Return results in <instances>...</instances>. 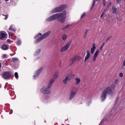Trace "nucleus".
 Wrapping results in <instances>:
<instances>
[{"label": "nucleus", "mask_w": 125, "mask_h": 125, "mask_svg": "<svg viewBox=\"0 0 125 125\" xmlns=\"http://www.w3.org/2000/svg\"><path fill=\"white\" fill-rule=\"evenodd\" d=\"M67 18V11L66 10L63 11L62 13H59L53 15L52 16L47 18L46 21L47 22H50L56 20L58 19L59 22H61L62 24L65 22L66 18Z\"/></svg>", "instance_id": "1"}, {"label": "nucleus", "mask_w": 125, "mask_h": 125, "mask_svg": "<svg viewBox=\"0 0 125 125\" xmlns=\"http://www.w3.org/2000/svg\"><path fill=\"white\" fill-rule=\"evenodd\" d=\"M115 89H116V85L114 84H112L111 86L106 88L105 90L103 92L102 94V101H104V100L107 98V94L113 95V94H114V91H113V90H115Z\"/></svg>", "instance_id": "2"}, {"label": "nucleus", "mask_w": 125, "mask_h": 125, "mask_svg": "<svg viewBox=\"0 0 125 125\" xmlns=\"http://www.w3.org/2000/svg\"><path fill=\"white\" fill-rule=\"evenodd\" d=\"M54 83V79H51L49 83L48 84L47 86H43L41 89V92L43 93V94H47V95H49L51 93V87L52 86V84Z\"/></svg>", "instance_id": "3"}, {"label": "nucleus", "mask_w": 125, "mask_h": 125, "mask_svg": "<svg viewBox=\"0 0 125 125\" xmlns=\"http://www.w3.org/2000/svg\"><path fill=\"white\" fill-rule=\"evenodd\" d=\"M51 34V31H49L45 33L43 35L42 33H39L38 35H36L35 37V39H37V38H38L35 41V43H38V42H42V40H44V39H46L49 35Z\"/></svg>", "instance_id": "4"}, {"label": "nucleus", "mask_w": 125, "mask_h": 125, "mask_svg": "<svg viewBox=\"0 0 125 125\" xmlns=\"http://www.w3.org/2000/svg\"><path fill=\"white\" fill-rule=\"evenodd\" d=\"M67 8V5H62L59 7H56L53 9L51 11V13H57L58 12H62L64 9H66Z\"/></svg>", "instance_id": "5"}, {"label": "nucleus", "mask_w": 125, "mask_h": 125, "mask_svg": "<svg viewBox=\"0 0 125 125\" xmlns=\"http://www.w3.org/2000/svg\"><path fill=\"white\" fill-rule=\"evenodd\" d=\"M72 43V41H69L65 46L62 47L61 49V52H65V51H67L68 49H69V47H70V45Z\"/></svg>", "instance_id": "6"}, {"label": "nucleus", "mask_w": 125, "mask_h": 125, "mask_svg": "<svg viewBox=\"0 0 125 125\" xmlns=\"http://www.w3.org/2000/svg\"><path fill=\"white\" fill-rule=\"evenodd\" d=\"M77 92L78 90H76L75 89L72 90L69 96V100H73V99H74L75 96H76V94H77Z\"/></svg>", "instance_id": "7"}, {"label": "nucleus", "mask_w": 125, "mask_h": 125, "mask_svg": "<svg viewBox=\"0 0 125 125\" xmlns=\"http://www.w3.org/2000/svg\"><path fill=\"white\" fill-rule=\"evenodd\" d=\"M2 76L4 79H9L11 77V73L9 71L4 72L2 73Z\"/></svg>", "instance_id": "8"}, {"label": "nucleus", "mask_w": 125, "mask_h": 125, "mask_svg": "<svg viewBox=\"0 0 125 125\" xmlns=\"http://www.w3.org/2000/svg\"><path fill=\"white\" fill-rule=\"evenodd\" d=\"M98 54H99V50H97L93 57V62H95V61H96V58H97V56H98Z\"/></svg>", "instance_id": "9"}, {"label": "nucleus", "mask_w": 125, "mask_h": 125, "mask_svg": "<svg viewBox=\"0 0 125 125\" xmlns=\"http://www.w3.org/2000/svg\"><path fill=\"white\" fill-rule=\"evenodd\" d=\"M74 76H75V74H73V71H70L67 74L66 77H67L68 79L71 80L72 78H74Z\"/></svg>", "instance_id": "10"}, {"label": "nucleus", "mask_w": 125, "mask_h": 125, "mask_svg": "<svg viewBox=\"0 0 125 125\" xmlns=\"http://www.w3.org/2000/svg\"><path fill=\"white\" fill-rule=\"evenodd\" d=\"M89 58H90V52L88 50L86 51V55L85 57L84 62H85L86 60H88Z\"/></svg>", "instance_id": "11"}, {"label": "nucleus", "mask_w": 125, "mask_h": 125, "mask_svg": "<svg viewBox=\"0 0 125 125\" xmlns=\"http://www.w3.org/2000/svg\"><path fill=\"white\" fill-rule=\"evenodd\" d=\"M75 61H77V60L74 56L70 61V65H73Z\"/></svg>", "instance_id": "12"}, {"label": "nucleus", "mask_w": 125, "mask_h": 125, "mask_svg": "<svg viewBox=\"0 0 125 125\" xmlns=\"http://www.w3.org/2000/svg\"><path fill=\"white\" fill-rule=\"evenodd\" d=\"M96 49V46H95V44H93L92 47L91 48V54H93V53H94Z\"/></svg>", "instance_id": "13"}, {"label": "nucleus", "mask_w": 125, "mask_h": 125, "mask_svg": "<svg viewBox=\"0 0 125 125\" xmlns=\"http://www.w3.org/2000/svg\"><path fill=\"white\" fill-rule=\"evenodd\" d=\"M75 81H76V83L75 84L76 85H79L80 83H81V79L79 78H75Z\"/></svg>", "instance_id": "14"}, {"label": "nucleus", "mask_w": 125, "mask_h": 125, "mask_svg": "<svg viewBox=\"0 0 125 125\" xmlns=\"http://www.w3.org/2000/svg\"><path fill=\"white\" fill-rule=\"evenodd\" d=\"M59 75V72L58 71L56 72L54 75V78L52 79V80H54V82H55V80H56L57 78H58V76Z\"/></svg>", "instance_id": "15"}, {"label": "nucleus", "mask_w": 125, "mask_h": 125, "mask_svg": "<svg viewBox=\"0 0 125 125\" xmlns=\"http://www.w3.org/2000/svg\"><path fill=\"white\" fill-rule=\"evenodd\" d=\"M8 48H9V46L8 45L3 44L2 46V49H3V50H7Z\"/></svg>", "instance_id": "16"}, {"label": "nucleus", "mask_w": 125, "mask_h": 125, "mask_svg": "<svg viewBox=\"0 0 125 125\" xmlns=\"http://www.w3.org/2000/svg\"><path fill=\"white\" fill-rule=\"evenodd\" d=\"M68 81H71L70 79L67 77V76L65 78V79L63 80V83L64 84H67V82Z\"/></svg>", "instance_id": "17"}, {"label": "nucleus", "mask_w": 125, "mask_h": 125, "mask_svg": "<svg viewBox=\"0 0 125 125\" xmlns=\"http://www.w3.org/2000/svg\"><path fill=\"white\" fill-rule=\"evenodd\" d=\"M117 10H118L117 8H116L115 6L112 7V13H118V11H117Z\"/></svg>", "instance_id": "18"}, {"label": "nucleus", "mask_w": 125, "mask_h": 125, "mask_svg": "<svg viewBox=\"0 0 125 125\" xmlns=\"http://www.w3.org/2000/svg\"><path fill=\"white\" fill-rule=\"evenodd\" d=\"M6 37V35L4 33H0V39H4Z\"/></svg>", "instance_id": "19"}, {"label": "nucleus", "mask_w": 125, "mask_h": 125, "mask_svg": "<svg viewBox=\"0 0 125 125\" xmlns=\"http://www.w3.org/2000/svg\"><path fill=\"white\" fill-rule=\"evenodd\" d=\"M75 59H76V61H81L82 60V57L80 56H74Z\"/></svg>", "instance_id": "20"}, {"label": "nucleus", "mask_w": 125, "mask_h": 125, "mask_svg": "<svg viewBox=\"0 0 125 125\" xmlns=\"http://www.w3.org/2000/svg\"><path fill=\"white\" fill-rule=\"evenodd\" d=\"M42 50L41 49H38L35 53V55L37 56V55H39L40 53H41V51Z\"/></svg>", "instance_id": "21"}, {"label": "nucleus", "mask_w": 125, "mask_h": 125, "mask_svg": "<svg viewBox=\"0 0 125 125\" xmlns=\"http://www.w3.org/2000/svg\"><path fill=\"white\" fill-rule=\"evenodd\" d=\"M39 76H40V74H39V73L36 72L35 74L33 76V79H34V80H36V79H38V78H39Z\"/></svg>", "instance_id": "22"}, {"label": "nucleus", "mask_w": 125, "mask_h": 125, "mask_svg": "<svg viewBox=\"0 0 125 125\" xmlns=\"http://www.w3.org/2000/svg\"><path fill=\"white\" fill-rule=\"evenodd\" d=\"M88 32H89V30L88 29H85L84 34V39H86Z\"/></svg>", "instance_id": "23"}, {"label": "nucleus", "mask_w": 125, "mask_h": 125, "mask_svg": "<svg viewBox=\"0 0 125 125\" xmlns=\"http://www.w3.org/2000/svg\"><path fill=\"white\" fill-rule=\"evenodd\" d=\"M42 67H40L38 70L36 71V72L40 75V74H41L42 72Z\"/></svg>", "instance_id": "24"}, {"label": "nucleus", "mask_w": 125, "mask_h": 125, "mask_svg": "<svg viewBox=\"0 0 125 125\" xmlns=\"http://www.w3.org/2000/svg\"><path fill=\"white\" fill-rule=\"evenodd\" d=\"M69 27H70V24H68L67 25H66L65 26H64L62 30H63V31H66V30H67V29H68V28H69Z\"/></svg>", "instance_id": "25"}, {"label": "nucleus", "mask_w": 125, "mask_h": 125, "mask_svg": "<svg viewBox=\"0 0 125 125\" xmlns=\"http://www.w3.org/2000/svg\"><path fill=\"white\" fill-rule=\"evenodd\" d=\"M43 98H44L45 100H48V98H49V96L46 95H44L43 96Z\"/></svg>", "instance_id": "26"}, {"label": "nucleus", "mask_w": 125, "mask_h": 125, "mask_svg": "<svg viewBox=\"0 0 125 125\" xmlns=\"http://www.w3.org/2000/svg\"><path fill=\"white\" fill-rule=\"evenodd\" d=\"M108 119H107V118H104L103 119V120L102 121V122L100 123V124H99V125H102V123H104V122H106V121H107Z\"/></svg>", "instance_id": "27"}, {"label": "nucleus", "mask_w": 125, "mask_h": 125, "mask_svg": "<svg viewBox=\"0 0 125 125\" xmlns=\"http://www.w3.org/2000/svg\"><path fill=\"white\" fill-rule=\"evenodd\" d=\"M9 30L10 31H13V32H15V31H16V30H15V29L14 28L12 27V25H11V26H10V28H9Z\"/></svg>", "instance_id": "28"}, {"label": "nucleus", "mask_w": 125, "mask_h": 125, "mask_svg": "<svg viewBox=\"0 0 125 125\" xmlns=\"http://www.w3.org/2000/svg\"><path fill=\"white\" fill-rule=\"evenodd\" d=\"M95 0L96 1H99V0H94V1L93 2L92 7H91V9H92V8H93V7L94 6V5H95Z\"/></svg>", "instance_id": "29"}, {"label": "nucleus", "mask_w": 125, "mask_h": 125, "mask_svg": "<svg viewBox=\"0 0 125 125\" xmlns=\"http://www.w3.org/2000/svg\"><path fill=\"white\" fill-rule=\"evenodd\" d=\"M66 39H67V35H66V34L62 35V40H63V41H65Z\"/></svg>", "instance_id": "30"}, {"label": "nucleus", "mask_w": 125, "mask_h": 125, "mask_svg": "<svg viewBox=\"0 0 125 125\" xmlns=\"http://www.w3.org/2000/svg\"><path fill=\"white\" fill-rule=\"evenodd\" d=\"M17 44H18V45H20V44H21V41H20V40H18L17 42Z\"/></svg>", "instance_id": "31"}, {"label": "nucleus", "mask_w": 125, "mask_h": 125, "mask_svg": "<svg viewBox=\"0 0 125 125\" xmlns=\"http://www.w3.org/2000/svg\"><path fill=\"white\" fill-rule=\"evenodd\" d=\"M12 60L14 62L15 61H18L19 59L17 58H12Z\"/></svg>", "instance_id": "32"}, {"label": "nucleus", "mask_w": 125, "mask_h": 125, "mask_svg": "<svg viewBox=\"0 0 125 125\" xmlns=\"http://www.w3.org/2000/svg\"><path fill=\"white\" fill-rule=\"evenodd\" d=\"M84 16H85V13H83L81 15V19H83V17H84Z\"/></svg>", "instance_id": "33"}, {"label": "nucleus", "mask_w": 125, "mask_h": 125, "mask_svg": "<svg viewBox=\"0 0 125 125\" xmlns=\"http://www.w3.org/2000/svg\"><path fill=\"white\" fill-rule=\"evenodd\" d=\"M15 77L16 79H18V73L16 72L15 73Z\"/></svg>", "instance_id": "34"}, {"label": "nucleus", "mask_w": 125, "mask_h": 125, "mask_svg": "<svg viewBox=\"0 0 125 125\" xmlns=\"http://www.w3.org/2000/svg\"><path fill=\"white\" fill-rule=\"evenodd\" d=\"M105 13V10L103 12L102 14L101 15L100 18H102L103 16H104V14Z\"/></svg>", "instance_id": "35"}, {"label": "nucleus", "mask_w": 125, "mask_h": 125, "mask_svg": "<svg viewBox=\"0 0 125 125\" xmlns=\"http://www.w3.org/2000/svg\"><path fill=\"white\" fill-rule=\"evenodd\" d=\"M8 57V56H7V55L6 54H4L3 55V58H7Z\"/></svg>", "instance_id": "36"}, {"label": "nucleus", "mask_w": 125, "mask_h": 125, "mask_svg": "<svg viewBox=\"0 0 125 125\" xmlns=\"http://www.w3.org/2000/svg\"><path fill=\"white\" fill-rule=\"evenodd\" d=\"M119 76L121 77V78H123V77H124V74L123 73H120L119 74Z\"/></svg>", "instance_id": "37"}, {"label": "nucleus", "mask_w": 125, "mask_h": 125, "mask_svg": "<svg viewBox=\"0 0 125 125\" xmlns=\"http://www.w3.org/2000/svg\"><path fill=\"white\" fill-rule=\"evenodd\" d=\"M104 44H105V42L103 43V45H102V46L100 47V50H102L103 48V46H104Z\"/></svg>", "instance_id": "38"}, {"label": "nucleus", "mask_w": 125, "mask_h": 125, "mask_svg": "<svg viewBox=\"0 0 125 125\" xmlns=\"http://www.w3.org/2000/svg\"><path fill=\"white\" fill-rule=\"evenodd\" d=\"M118 82H119V80L116 79L114 82V83H118Z\"/></svg>", "instance_id": "39"}, {"label": "nucleus", "mask_w": 125, "mask_h": 125, "mask_svg": "<svg viewBox=\"0 0 125 125\" xmlns=\"http://www.w3.org/2000/svg\"><path fill=\"white\" fill-rule=\"evenodd\" d=\"M5 20H6V19H7L8 18V15H6L5 16Z\"/></svg>", "instance_id": "40"}, {"label": "nucleus", "mask_w": 125, "mask_h": 125, "mask_svg": "<svg viewBox=\"0 0 125 125\" xmlns=\"http://www.w3.org/2000/svg\"><path fill=\"white\" fill-rule=\"evenodd\" d=\"M8 34H9V37H10V36H12V33L11 32H9Z\"/></svg>", "instance_id": "41"}, {"label": "nucleus", "mask_w": 125, "mask_h": 125, "mask_svg": "<svg viewBox=\"0 0 125 125\" xmlns=\"http://www.w3.org/2000/svg\"><path fill=\"white\" fill-rule=\"evenodd\" d=\"M103 4L104 6H105V5H106V2H105V1H103Z\"/></svg>", "instance_id": "42"}, {"label": "nucleus", "mask_w": 125, "mask_h": 125, "mask_svg": "<svg viewBox=\"0 0 125 125\" xmlns=\"http://www.w3.org/2000/svg\"><path fill=\"white\" fill-rule=\"evenodd\" d=\"M110 38L109 37L108 38H107V40L106 41V42H108V41H109V40H110Z\"/></svg>", "instance_id": "43"}, {"label": "nucleus", "mask_w": 125, "mask_h": 125, "mask_svg": "<svg viewBox=\"0 0 125 125\" xmlns=\"http://www.w3.org/2000/svg\"><path fill=\"white\" fill-rule=\"evenodd\" d=\"M123 66H125V61L123 62Z\"/></svg>", "instance_id": "44"}, {"label": "nucleus", "mask_w": 125, "mask_h": 125, "mask_svg": "<svg viewBox=\"0 0 125 125\" xmlns=\"http://www.w3.org/2000/svg\"><path fill=\"white\" fill-rule=\"evenodd\" d=\"M120 1V0H116V2H119Z\"/></svg>", "instance_id": "45"}, {"label": "nucleus", "mask_w": 125, "mask_h": 125, "mask_svg": "<svg viewBox=\"0 0 125 125\" xmlns=\"http://www.w3.org/2000/svg\"><path fill=\"white\" fill-rule=\"evenodd\" d=\"M111 4H112V2H110L109 3V5H111Z\"/></svg>", "instance_id": "46"}, {"label": "nucleus", "mask_w": 125, "mask_h": 125, "mask_svg": "<svg viewBox=\"0 0 125 125\" xmlns=\"http://www.w3.org/2000/svg\"><path fill=\"white\" fill-rule=\"evenodd\" d=\"M37 59H40V57H37Z\"/></svg>", "instance_id": "47"}, {"label": "nucleus", "mask_w": 125, "mask_h": 125, "mask_svg": "<svg viewBox=\"0 0 125 125\" xmlns=\"http://www.w3.org/2000/svg\"><path fill=\"white\" fill-rule=\"evenodd\" d=\"M5 0V1H8V0Z\"/></svg>", "instance_id": "48"}, {"label": "nucleus", "mask_w": 125, "mask_h": 125, "mask_svg": "<svg viewBox=\"0 0 125 125\" xmlns=\"http://www.w3.org/2000/svg\"><path fill=\"white\" fill-rule=\"evenodd\" d=\"M118 100H119V98H117V101H118Z\"/></svg>", "instance_id": "49"}, {"label": "nucleus", "mask_w": 125, "mask_h": 125, "mask_svg": "<svg viewBox=\"0 0 125 125\" xmlns=\"http://www.w3.org/2000/svg\"><path fill=\"white\" fill-rule=\"evenodd\" d=\"M103 1H105V0H103Z\"/></svg>", "instance_id": "50"}, {"label": "nucleus", "mask_w": 125, "mask_h": 125, "mask_svg": "<svg viewBox=\"0 0 125 125\" xmlns=\"http://www.w3.org/2000/svg\"><path fill=\"white\" fill-rule=\"evenodd\" d=\"M117 102H118L117 101L116 102V103H117Z\"/></svg>", "instance_id": "51"}]
</instances>
